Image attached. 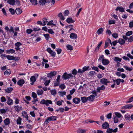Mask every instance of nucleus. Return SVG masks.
Wrapping results in <instances>:
<instances>
[{"label":"nucleus","instance_id":"45","mask_svg":"<svg viewBox=\"0 0 133 133\" xmlns=\"http://www.w3.org/2000/svg\"><path fill=\"white\" fill-rule=\"evenodd\" d=\"M1 102H5L6 101V99L4 96H2L1 98Z\"/></svg>","mask_w":133,"mask_h":133},{"label":"nucleus","instance_id":"21","mask_svg":"<svg viewBox=\"0 0 133 133\" xmlns=\"http://www.w3.org/2000/svg\"><path fill=\"white\" fill-rule=\"evenodd\" d=\"M13 89L11 87L5 89V91L7 93H10L13 90Z\"/></svg>","mask_w":133,"mask_h":133},{"label":"nucleus","instance_id":"4","mask_svg":"<svg viewBox=\"0 0 133 133\" xmlns=\"http://www.w3.org/2000/svg\"><path fill=\"white\" fill-rule=\"evenodd\" d=\"M56 72L55 71H52L50 73H48V77H50V78H52L54 77V76H55L56 75Z\"/></svg>","mask_w":133,"mask_h":133},{"label":"nucleus","instance_id":"43","mask_svg":"<svg viewBox=\"0 0 133 133\" xmlns=\"http://www.w3.org/2000/svg\"><path fill=\"white\" fill-rule=\"evenodd\" d=\"M59 87L61 89H64L66 88V86L63 83L61 84L59 86Z\"/></svg>","mask_w":133,"mask_h":133},{"label":"nucleus","instance_id":"44","mask_svg":"<svg viewBox=\"0 0 133 133\" xmlns=\"http://www.w3.org/2000/svg\"><path fill=\"white\" fill-rule=\"evenodd\" d=\"M53 21L51 20L47 24V25H54V26H55L56 25V24H53Z\"/></svg>","mask_w":133,"mask_h":133},{"label":"nucleus","instance_id":"41","mask_svg":"<svg viewBox=\"0 0 133 133\" xmlns=\"http://www.w3.org/2000/svg\"><path fill=\"white\" fill-rule=\"evenodd\" d=\"M133 101V96L130 98L129 99L127 100V101L126 102V103H131Z\"/></svg>","mask_w":133,"mask_h":133},{"label":"nucleus","instance_id":"18","mask_svg":"<svg viewBox=\"0 0 133 133\" xmlns=\"http://www.w3.org/2000/svg\"><path fill=\"white\" fill-rule=\"evenodd\" d=\"M22 12V10L18 8H17L15 10V12L17 15L20 14Z\"/></svg>","mask_w":133,"mask_h":133},{"label":"nucleus","instance_id":"13","mask_svg":"<svg viewBox=\"0 0 133 133\" xmlns=\"http://www.w3.org/2000/svg\"><path fill=\"white\" fill-rule=\"evenodd\" d=\"M77 35L74 33H71L70 35V37L72 39H76L77 38Z\"/></svg>","mask_w":133,"mask_h":133},{"label":"nucleus","instance_id":"62","mask_svg":"<svg viewBox=\"0 0 133 133\" xmlns=\"http://www.w3.org/2000/svg\"><path fill=\"white\" fill-rule=\"evenodd\" d=\"M75 89L73 88L72 90L70 91V95H72L75 91Z\"/></svg>","mask_w":133,"mask_h":133},{"label":"nucleus","instance_id":"22","mask_svg":"<svg viewBox=\"0 0 133 133\" xmlns=\"http://www.w3.org/2000/svg\"><path fill=\"white\" fill-rule=\"evenodd\" d=\"M7 2V3L10 5H15V0H8Z\"/></svg>","mask_w":133,"mask_h":133},{"label":"nucleus","instance_id":"51","mask_svg":"<svg viewBox=\"0 0 133 133\" xmlns=\"http://www.w3.org/2000/svg\"><path fill=\"white\" fill-rule=\"evenodd\" d=\"M127 105V108L129 109H131L133 107V105L131 104Z\"/></svg>","mask_w":133,"mask_h":133},{"label":"nucleus","instance_id":"54","mask_svg":"<svg viewBox=\"0 0 133 133\" xmlns=\"http://www.w3.org/2000/svg\"><path fill=\"white\" fill-rule=\"evenodd\" d=\"M44 36L47 40H48V39L49 38V34H44Z\"/></svg>","mask_w":133,"mask_h":133},{"label":"nucleus","instance_id":"20","mask_svg":"<svg viewBox=\"0 0 133 133\" xmlns=\"http://www.w3.org/2000/svg\"><path fill=\"white\" fill-rule=\"evenodd\" d=\"M104 30L103 28H99L97 31L96 33L98 35L102 34Z\"/></svg>","mask_w":133,"mask_h":133},{"label":"nucleus","instance_id":"24","mask_svg":"<svg viewBox=\"0 0 133 133\" xmlns=\"http://www.w3.org/2000/svg\"><path fill=\"white\" fill-rule=\"evenodd\" d=\"M6 57L8 60H14L15 58V57L12 56L6 55Z\"/></svg>","mask_w":133,"mask_h":133},{"label":"nucleus","instance_id":"61","mask_svg":"<svg viewBox=\"0 0 133 133\" xmlns=\"http://www.w3.org/2000/svg\"><path fill=\"white\" fill-rule=\"evenodd\" d=\"M33 29V31H39L41 30V29L38 27L36 28H34Z\"/></svg>","mask_w":133,"mask_h":133},{"label":"nucleus","instance_id":"19","mask_svg":"<svg viewBox=\"0 0 133 133\" xmlns=\"http://www.w3.org/2000/svg\"><path fill=\"white\" fill-rule=\"evenodd\" d=\"M4 124L5 125H8L10 123V122L9 119L8 118H6L4 121Z\"/></svg>","mask_w":133,"mask_h":133},{"label":"nucleus","instance_id":"60","mask_svg":"<svg viewBox=\"0 0 133 133\" xmlns=\"http://www.w3.org/2000/svg\"><path fill=\"white\" fill-rule=\"evenodd\" d=\"M115 21L112 20H110L109 21V24H115Z\"/></svg>","mask_w":133,"mask_h":133},{"label":"nucleus","instance_id":"28","mask_svg":"<svg viewBox=\"0 0 133 133\" xmlns=\"http://www.w3.org/2000/svg\"><path fill=\"white\" fill-rule=\"evenodd\" d=\"M114 60L115 61L118 62H121L122 60L121 58H120L118 57H115L114 58Z\"/></svg>","mask_w":133,"mask_h":133},{"label":"nucleus","instance_id":"27","mask_svg":"<svg viewBox=\"0 0 133 133\" xmlns=\"http://www.w3.org/2000/svg\"><path fill=\"white\" fill-rule=\"evenodd\" d=\"M81 99L82 102L83 103H86L87 101V97H81Z\"/></svg>","mask_w":133,"mask_h":133},{"label":"nucleus","instance_id":"33","mask_svg":"<svg viewBox=\"0 0 133 133\" xmlns=\"http://www.w3.org/2000/svg\"><path fill=\"white\" fill-rule=\"evenodd\" d=\"M50 117H48L47 118V119H46L45 122H44L45 124H47L49 123V122L51 121Z\"/></svg>","mask_w":133,"mask_h":133},{"label":"nucleus","instance_id":"29","mask_svg":"<svg viewBox=\"0 0 133 133\" xmlns=\"http://www.w3.org/2000/svg\"><path fill=\"white\" fill-rule=\"evenodd\" d=\"M58 16L60 17V19L61 20H63L64 19V17L62 13L60 12L58 15Z\"/></svg>","mask_w":133,"mask_h":133},{"label":"nucleus","instance_id":"52","mask_svg":"<svg viewBox=\"0 0 133 133\" xmlns=\"http://www.w3.org/2000/svg\"><path fill=\"white\" fill-rule=\"evenodd\" d=\"M114 120L115 123H118V118L116 117H114Z\"/></svg>","mask_w":133,"mask_h":133},{"label":"nucleus","instance_id":"48","mask_svg":"<svg viewBox=\"0 0 133 133\" xmlns=\"http://www.w3.org/2000/svg\"><path fill=\"white\" fill-rule=\"evenodd\" d=\"M22 115L24 117H27V116H28L27 112L25 111H24L22 113Z\"/></svg>","mask_w":133,"mask_h":133},{"label":"nucleus","instance_id":"63","mask_svg":"<svg viewBox=\"0 0 133 133\" xmlns=\"http://www.w3.org/2000/svg\"><path fill=\"white\" fill-rule=\"evenodd\" d=\"M112 129L108 128L107 130V133H112Z\"/></svg>","mask_w":133,"mask_h":133},{"label":"nucleus","instance_id":"64","mask_svg":"<svg viewBox=\"0 0 133 133\" xmlns=\"http://www.w3.org/2000/svg\"><path fill=\"white\" fill-rule=\"evenodd\" d=\"M128 41L129 42L133 41V35L130 36V38L128 39Z\"/></svg>","mask_w":133,"mask_h":133},{"label":"nucleus","instance_id":"32","mask_svg":"<svg viewBox=\"0 0 133 133\" xmlns=\"http://www.w3.org/2000/svg\"><path fill=\"white\" fill-rule=\"evenodd\" d=\"M39 3L40 5H44L46 3L45 0H40L39 1Z\"/></svg>","mask_w":133,"mask_h":133},{"label":"nucleus","instance_id":"7","mask_svg":"<svg viewBox=\"0 0 133 133\" xmlns=\"http://www.w3.org/2000/svg\"><path fill=\"white\" fill-rule=\"evenodd\" d=\"M95 98V96L93 95H91L87 97V99L90 101L93 102L94 101Z\"/></svg>","mask_w":133,"mask_h":133},{"label":"nucleus","instance_id":"2","mask_svg":"<svg viewBox=\"0 0 133 133\" xmlns=\"http://www.w3.org/2000/svg\"><path fill=\"white\" fill-rule=\"evenodd\" d=\"M40 103L43 104H45L46 106H48L49 105V104H52V102L50 100H45L44 99H43L41 100Z\"/></svg>","mask_w":133,"mask_h":133},{"label":"nucleus","instance_id":"31","mask_svg":"<svg viewBox=\"0 0 133 133\" xmlns=\"http://www.w3.org/2000/svg\"><path fill=\"white\" fill-rule=\"evenodd\" d=\"M77 133H85L86 130L84 129H78L77 131Z\"/></svg>","mask_w":133,"mask_h":133},{"label":"nucleus","instance_id":"39","mask_svg":"<svg viewBox=\"0 0 133 133\" xmlns=\"http://www.w3.org/2000/svg\"><path fill=\"white\" fill-rule=\"evenodd\" d=\"M21 120L22 119L19 117L16 121L17 124H21Z\"/></svg>","mask_w":133,"mask_h":133},{"label":"nucleus","instance_id":"37","mask_svg":"<svg viewBox=\"0 0 133 133\" xmlns=\"http://www.w3.org/2000/svg\"><path fill=\"white\" fill-rule=\"evenodd\" d=\"M67 48L68 50H73L72 46L70 45H66Z\"/></svg>","mask_w":133,"mask_h":133},{"label":"nucleus","instance_id":"49","mask_svg":"<svg viewBox=\"0 0 133 133\" xmlns=\"http://www.w3.org/2000/svg\"><path fill=\"white\" fill-rule=\"evenodd\" d=\"M89 66H85L84 67H83L82 68V69H82V70H83L82 71L83 72H84L85 71L87 70L88 69H89Z\"/></svg>","mask_w":133,"mask_h":133},{"label":"nucleus","instance_id":"25","mask_svg":"<svg viewBox=\"0 0 133 133\" xmlns=\"http://www.w3.org/2000/svg\"><path fill=\"white\" fill-rule=\"evenodd\" d=\"M118 42L120 44H124L125 42V41L124 39L121 38L119 39L118 40Z\"/></svg>","mask_w":133,"mask_h":133},{"label":"nucleus","instance_id":"9","mask_svg":"<svg viewBox=\"0 0 133 133\" xmlns=\"http://www.w3.org/2000/svg\"><path fill=\"white\" fill-rule=\"evenodd\" d=\"M80 99L78 98L75 97L73 98V101L75 104H78L80 102Z\"/></svg>","mask_w":133,"mask_h":133},{"label":"nucleus","instance_id":"57","mask_svg":"<svg viewBox=\"0 0 133 133\" xmlns=\"http://www.w3.org/2000/svg\"><path fill=\"white\" fill-rule=\"evenodd\" d=\"M33 31V30L31 29H27L26 30V33L28 34H30Z\"/></svg>","mask_w":133,"mask_h":133},{"label":"nucleus","instance_id":"23","mask_svg":"<svg viewBox=\"0 0 133 133\" xmlns=\"http://www.w3.org/2000/svg\"><path fill=\"white\" fill-rule=\"evenodd\" d=\"M15 110L17 111L18 112L20 110H22V107H19L18 105L15 106L14 107Z\"/></svg>","mask_w":133,"mask_h":133},{"label":"nucleus","instance_id":"50","mask_svg":"<svg viewBox=\"0 0 133 133\" xmlns=\"http://www.w3.org/2000/svg\"><path fill=\"white\" fill-rule=\"evenodd\" d=\"M43 91L42 90H38L37 91V94L38 95H41L43 94Z\"/></svg>","mask_w":133,"mask_h":133},{"label":"nucleus","instance_id":"8","mask_svg":"<svg viewBox=\"0 0 133 133\" xmlns=\"http://www.w3.org/2000/svg\"><path fill=\"white\" fill-rule=\"evenodd\" d=\"M109 123L107 122H105L102 125V127L103 129H107L109 128Z\"/></svg>","mask_w":133,"mask_h":133},{"label":"nucleus","instance_id":"16","mask_svg":"<svg viewBox=\"0 0 133 133\" xmlns=\"http://www.w3.org/2000/svg\"><path fill=\"white\" fill-rule=\"evenodd\" d=\"M112 80H113V82L114 83H116L117 85H119L120 83L121 82V79H117L116 80H115L114 79H112Z\"/></svg>","mask_w":133,"mask_h":133},{"label":"nucleus","instance_id":"15","mask_svg":"<svg viewBox=\"0 0 133 133\" xmlns=\"http://www.w3.org/2000/svg\"><path fill=\"white\" fill-rule=\"evenodd\" d=\"M105 89V87L104 85H102L101 87H98L97 90L98 92H99L100 90H104Z\"/></svg>","mask_w":133,"mask_h":133},{"label":"nucleus","instance_id":"42","mask_svg":"<svg viewBox=\"0 0 133 133\" xmlns=\"http://www.w3.org/2000/svg\"><path fill=\"white\" fill-rule=\"evenodd\" d=\"M132 31H129L127 32L126 33V35L127 36H129L132 34Z\"/></svg>","mask_w":133,"mask_h":133},{"label":"nucleus","instance_id":"10","mask_svg":"<svg viewBox=\"0 0 133 133\" xmlns=\"http://www.w3.org/2000/svg\"><path fill=\"white\" fill-rule=\"evenodd\" d=\"M107 79L105 78H103L100 80V83L106 85H107Z\"/></svg>","mask_w":133,"mask_h":133},{"label":"nucleus","instance_id":"1","mask_svg":"<svg viewBox=\"0 0 133 133\" xmlns=\"http://www.w3.org/2000/svg\"><path fill=\"white\" fill-rule=\"evenodd\" d=\"M73 77V75L71 73L67 74L66 72L64 73L62 76V78L64 80H66Z\"/></svg>","mask_w":133,"mask_h":133},{"label":"nucleus","instance_id":"11","mask_svg":"<svg viewBox=\"0 0 133 133\" xmlns=\"http://www.w3.org/2000/svg\"><path fill=\"white\" fill-rule=\"evenodd\" d=\"M110 62L107 59H103L102 63L104 65H107L109 64Z\"/></svg>","mask_w":133,"mask_h":133},{"label":"nucleus","instance_id":"40","mask_svg":"<svg viewBox=\"0 0 133 133\" xmlns=\"http://www.w3.org/2000/svg\"><path fill=\"white\" fill-rule=\"evenodd\" d=\"M50 92L51 94L55 95L56 93V91L55 89L52 90H50Z\"/></svg>","mask_w":133,"mask_h":133},{"label":"nucleus","instance_id":"12","mask_svg":"<svg viewBox=\"0 0 133 133\" xmlns=\"http://www.w3.org/2000/svg\"><path fill=\"white\" fill-rule=\"evenodd\" d=\"M124 8H123L122 6H117L116 8L115 9L116 11L119 10L120 12H124Z\"/></svg>","mask_w":133,"mask_h":133},{"label":"nucleus","instance_id":"46","mask_svg":"<svg viewBox=\"0 0 133 133\" xmlns=\"http://www.w3.org/2000/svg\"><path fill=\"white\" fill-rule=\"evenodd\" d=\"M59 92V95L62 97L65 95L66 94V92L65 91Z\"/></svg>","mask_w":133,"mask_h":133},{"label":"nucleus","instance_id":"38","mask_svg":"<svg viewBox=\"0 0 133 133\" xmlns=\"http://www.w3.org/2000/svg\"><path fill=\"white\" fill-rule=\"evenodd\" d=\"M9 11L12 15H14L15 14V11L14 9L11 8H10L9 9Z\"/></svg>","mask_w":133,"mask_h":133},{"label":"nucleus","instance_id":"14","mask_svg":"<svg viewBox=\"0 0 133 133\" xmlns=\"http://www.w3.org/2000/svg\"><path fill=\"white\" fill-rule=\"evenodd\" d=\"M30 80L32 82V83H31L30 84L31 85H33L34 84V83L36 81V79L35 76H32L30 78Z\"/></svg>","mask_w":133,"mask_h":133},{"label":"nucleus","instance_id":"47","mask_svg":"<svg viewBox=\"0 0 133 133\" xmlns=\"http://www.w3.org/2000/svg\"><path fill=\"white\" fill-rule=\"evenodd\" d=\"M112 37L115 38H117L118 36V35L115 32L114 33L112 34Z\"/></svg>","mask_w":133,"mask_h":133},{"label":"nucleus","instance_id":"17","mask_svg":"<svg viewBox=\"0 0 133 133\" xmlns=\"http://www.w3.org/2000/svg\"><path fill=\"white\" fill-rule=\"evenodd\" d=\"M66 21L69 23H73L75 22V21L73 20L71 17L68 18L66 19Z\"/></svg>","mask_w":133,"mask_h":133},{"label":"nucleus","instance_id":"36","mask_svg":"<svg viewBox=\"0 0 133 133\" xmlns=\"http://www.w3.org/2000/svg\"><path fill=\"white\" fill-rule=\"evenodd\" d=\"M123 67L125 68L126 70H128L129 71H131L132 70V67H131L130 68H129L127 66H123Z\"/></svg>","mask_w":133,"mask_h":133},{"label":"nucleus","instance_id":"53","mask_svg":"<svg viewBox=\"0 0 133 133\" xmlns=\"http://www.w3.org/2000/svg\"><path fill=\"white\" fill-rule=\"evenodd\" d=\"M115 115L116 117H117L119 118H120L122 116L121 114L118 112H116L115 113Z\"/></svg>","mask_w":133,"mask_h":133},{"label":"nucleus","instance_id":"58","mask_svg":"<svg viewBox=\"0 0 133 133\" xmlns=\"http://www.w3.org/2000/svg\"><path fill=\"white\" fill-rule=\"evenodd\" d=\"M96 74L95 72L94 71H90L89 73V75L91 76H93Z\"/></svg>","mask_w":133,"mask_h":133},{"label":"nucleus","instance_id":"59","mask_svg":"<svg viewBox=\"0 0 133 133\" xmlns=\"http://www.w3.org/2000/svg\"><path fill=\"white\" fill-rule=\"evenodd\" d=\"M92 69L97 71V72L99 71L98 68L97 67L94 66L92 68Z\"/></svg>","mask_w":133,"mask_h":133},{"label":"nucleus","instance_id":"6","mask_svg":"<svg viewBox=\"0 0 133 133\" xmlns=\"http://www.w3.org/2000/svg\"><path fill=\"white\" fill-rule=\"evenodd\" d=\"M24 83L25 81L23 79H20L17 82L18 85H19L20 87L22 86Z\"/></svg>","mask_w":133,"mask_h":133},{"label":"nucleus","instance_id":"26","mask_svg":"<svg viewBox=\"0 0 133 133\" xmlns=\"http://www.w3.org/2000/svg\"><path fill=\"white\" fill-rule=\"evenodd\" d=\"M11 73V71L10 69H7L4 72V74L5 75H9Z\"/></svg>","mask_w":133,"mask_h":133},{"label":"nucleus","instance_id":"34","mask_svg":"<svg viewBox=\"0 0 133 133\" xmlns=\"http://www.w3.org/2000/svg\"><path fill=\"white\" fill-rule=\"evenodd\" d=\"M30 1L33 5H36L37 4V0H30Z\"/></svg>","mask_w":133,"mask_h":133},{"label":"nucleus","instance_id":"35","mask_svg":"<svg viewBox=\"0 0 133 133\" xmlns=\"http://www.w3.org/2000/svg\"><path fill=\"white\" fill-rule=\"evenodd\" d=\"M43 23L42 24L43 26L45 25L46 23L48 22V19L46 18H43Z\"/></svg>","mask_w":133,"mask_h":133},{"label":"nucleus","instance_id":"3","mask_svg":"<svg viewBox=\"0 0 133 133\" xmlns=\"http://www.w3.org/2000/svg\"><path fill=\"white\" fill-rule=\"evenodd\" d=\"M46 51L50 54L51 56L54 57H55L56 53L51 50L50 48H48L46 49Z\"/></svg>","mask_w":133,"mask_h":133},{"label":"nucleus","instance_id":"55","mask_svg":"<svg viewBox=\"0 0 133 133\" xmlns=\"http://www.w3.org/2000/svg\"><path fill=\"white\" fill-rule=\"evenodd\" d=\"M32 97L34 99L36 98L37 97V95L34 92H33L32 93Z\"/></svg>","mask_w":133,"mask_h":133},{"label":"nucleus","instance_id":"56","mask_svg":"<svg viewBox=\"0 0 133 133\" xmlns=\"http://www.w3.org/2000/svg\"><path fill=\"white\" fill-rule=\"evenodd\" d=\"M69 12L68 10H65L64 12V16H67L69 14Z\"/></svg>","mask_w":133,"mask_h":133},{"label":"nucleus","instance_id":"5","mask_svg":"<svg viewBox=\"0 0 133 133\" xmlns=\"http://www.w3.org/2000/svg\"><path fill=\"white\" fill-rule=\"evenodd\" d=\"M7 100L6 102L7 104L10 105H12L13 103V100L11 99L10 97L8 96H7Z\"/></svg>","mask_w":133,"mask_h":133},{"label":"nucleus","instance_id":"30","mask_svg":"<svg viewBox=\"0 0 133 133\" xmlns=\"http://www.w3.org/2000/svg\"><path fill=\"white\" fill-rule=\"evenodd\" d=\"M6 52L8 54L13 53L15 52V51L12 49L6 50Z\"/></svg>","mask_w":133,"mask_h":133}]
</instances>
